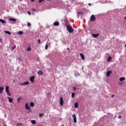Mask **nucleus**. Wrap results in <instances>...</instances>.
I'll return each mask as SVG.
<instances>
[{
    "mask_svg": "<svg viewBox=\"0 0 126 126\" xmlns=\"http://www.w3.org/2000/svg\"><path fill=\"white\" fill-rule=\"evenodd\" d=\"M66 26L67 30L69 32V33H72V32H73L74 30L73 29V28H72V27H71V26L69 25H66Z\"/></svg>",
    "mask_w": 126,
    "mask_h": 126,
    "instance_id": "f257e3e1",
    "label": "nucleus"
},
{
    "mask_svg": "<svg viewBox=\"0 0 126 126\" xmlns=\"http://www.w3.org/2000/svg\"><path fill=\"white\" fill-rule=\"evenodd\" d=\"M9 87L6 86L5 87V91L6 93H7V95L8 96H11V94H10V92H9Z\"/></svg>",
    "mask_w": 126,
    "mask_h": 126,
    "instance_id": "f03ea898",
    "label": "nucleus"
},
{
    "mask_svg": "<svg viewBox=\"0 0 126 126\" xmlns=\"http://www.w3.org/2000/svg\"><path fill=\"white\" fill-rule=\"evenodd\" d=\"M91 21H95L96 20V18L94 15H92L90 18Z\"/></svg>",
    "mask_w": 126,
    "mask_h": 126,
    "instance_id": "7ed1b4c3",
    "label": "nucleus"
},
{
    "mask_svg": "<svg viewBox=\"0 0 126 126\" xmlns=\"http://www.w3.org/2000/svg\"><path fill=\"white\" fill-rule=\"evenodd\" d=\"M72 118H73V122L74 124H76L77 121L76 120V115L75 114H73L72 115Z\"/></svg>",
    "mask_w": 126,
    "mask_h": 126,
    "instance_id": "20e7f679",
    "label": "nucleus"
},
{
    "mask_svg": "<svg viewBox=\"0 0 126 126\" xmlns=\"http://www.w3.org/2000/svg\"><path fill=\"white\" fill-rule=\"evenodd\" d=\"M34 79H35V76H32L30 78V80L32 83L34 82Z\"/></svg>",
    "mask_w": 126,
    "mask_h": 126,
    "instance_id": "39448f33",
    "label": "nucleus"
},
{
    "mask_svg": "<svg viewBox=\"0 0 126 126\" xmlns=\"http://www.w3.org/2000/svg\"><path fill=\"white\" fill-rule=\"evenodd\" d=\"M25 108L26 110H30L31 108L30 106H29V104L28 102H27L25 104Z\"/></svg>",
    "mask_w": 126,
    "mask_h": 126,
    "instance_id": "423d86ee",
    "label": "nucleus"
},
{
    "mask_svg": "<svg viewBox=\"0 0 126 126\" xmlns=\"http://www.w3.org/2000/svg\"><path fill=\"white\" fill-rule=\"evenodd\" d=\"M20 85H28L29 84V82H24L23 83H20Z\"/></svg>",
    "mask_w": 126,
    "mask_h": 126,
    "instance_id": "0eeeda50",
    "label": "nucleus"
},
{
    "mask_svg": "<svg viewBox=\"0 0 126 126\" xmlns=\"http://www.w3.org/2000/svg\"><path fill=\"white\" fill-rule=\"evenodd\" d=\"M111 73H112V71H111V70L108 71L106 72V76H107V77H109V76H110V75H111Z\"/></svg>",
    "mask_w": 126,
    "mask_h": 126,
    "instance_id": "6e6552de",
    "label": "nucleus"
},
{
    "mask_svg": "<svg viewBox=\"0 0 126 126\" xmlns=\"http://www.w3.org/2000/svg\"><path fill=\"white\" fill-rule=\"evenodd\" d=\"M60 105L63 106V97L60 98Z\"/></svg>",
    "mask_w": 126,
    "mask_h": 126,
    "instance_id": "1a4fd4ad",
    "label": "nucleus"
},
{
    "mask_svg": "<svg viewBox=\"0 0 126 126\" xmlns=\"http://www.w3.org/2000/svg\"><path fill=\"white\" fill-rule=\"evenodd\" d=\"M37 74H39V75H43L44 72L41 70H38L37 72Z\"/></svg>",
    "mask_w": 126,
    "mask_h": 126,
    "instance_id": "9d476101",
    "label": "nucleus"
},
{
    "mask_svg": "<svg viewBox=\"0 0 126 126\" xmlns=\"http://www.w3.org/2000/svg\"><path fill=\"white\" fill-rule=\"evenodd\" d=\"M7 98L8 99V101L9 103H12V101H13V98L9 97V96H8Z\"/></svg>",
    "mask_w": 126,
    "mask_h": 126,
    "instance_id": "9b49d317",
    "label": "nucleus"
},
{
    "mask_svg": "<svg viewBox=\"0 0 126 126\" xmlns=\"http://www.w3.org/2000/svg\"><path fill=\"white\" fill-rule=\"evenodd\" d=\"M53 25L54 26H59L60 25V23L58 22H55L54 23Z\"/></svg>",
    "mask_w": 126,
    "mask_h": 126,
    "instance_id": "f8f14e48",
    "label": "nucleus"
},
{
    "mask_svg": "<svg viewBox=\"0 0 126 126\" xmlns=\"http://www.w3.org/2000/svg\"><path fill=\"white\" fill-rule=\"evenodd\" d=\"M80 56L81 58H82V59H83V60H85V58L84 57L83 54L80 53Z\"/></svg>",
    "mask_w": 126,
    "mask_h": 126,
    "instance_id": "ddd939ff",
    "label": "nucleus"
},
{
    "mask_svg": "<svg viewBox=\"0 0 126 126\" xmlns=\"http://www.w3.org/2000/svg\"><path fill=\"white\" fill-rule=\"evenodd\" d=\"M120 81H124V80H126V78L125 77H122L119 78Z\"/></svg>",
    "mask_w": 126,
    "mask_h": 126,
    "instance_id": "4468645a",
    "label": "nucleus"
},
{
    "mask_svg": "<svg viewBox=\"0 0 126 126\" xmlns=\"http://www.w3.org/2000/svg\"><path fill=\"white\" fill-rule=\"evenodd\" d=\"M0 22H1V23H3V24H5V23H6V21H5L4 20H2L1 19H0Z\"/></svg>",
    "mask_w": 126,
    "mask_h": 126,
    "instance_id": "2eb2a0df",
    "label": "nucleus"
},
{
    "mask_svg": "<svg viewBox=\"0 0 126 126\" xmlns=\"http://www.w3.org/2000/svg\"><path fill=\"white\" fill-rule=\"evenodd\" d=\"M92 36H93L94 38H97V37H98V36H99V33L92 34Z\"/></svg>",
    "mask_w": 126,
    "mask_h": 126,
    "instance_id": "dca6fc26",
    "label": "nucleus"
},
{
    "mask_svg": "<svg viewBox=\"0 0 126 126\" xmlns=\"http://www.w3.org/2000/svg\"><path fill=\"white\" fill-rule=\"evenodd\" d=\"M4 32H5L6 34H8L9 35H11V33L10 32H9V31H4Z\"/></svg>",
    "mask_w": 126,
    "mask_h": 126,
    "instance_id": "f3484780",
    "label": "nucleus"
},
{
    "mask_svg": "<svg viewBox=\"0 0 126 126\" xmlns=\"http://www.w3.org/2000/svg\"><path fill=\"white\" fill-rule=\"evenodd\" d=\"M77 14H78V17H79V15H82V14H83V13L81 12H77Z\"/></svg>",
    "mask_w": 126,
    "mask_h": 126,
    "instance_id": "a211bd4d",
    "label": "nucleus"
},
{
    "mask_svg": "<svg viewBox=\"0 0 126 126\" xmlns=\"http://www.w3.org/2000/svg\"><path fill=\"white\" fill-rule=\"evenodd\" d=\"M3 87H0V94H1V92H2V91H3Z\"/></svg>",
    "mask_w": 126,
    "mask_h": 126,
    "instance_id": "6ab92c4d",
    "label": "nucleus"
},
{
    "mask_svg": "<svg viewBox=\"0 0 126 126\" xmlns=\"http://www.w3.org/2000/svg\"><path fill=\"white\" fill-rule=\"evenodd\" d=\"M30 106L31 107H34V104L33 102H31L30 104Z\"/></svg>",
    "mask_w": 126,
    "mask_h": 126,
    "instance_id": "aec40b11",
    "label": "nucleus"
},
{
    "mask_svg": "<svg viewBox=\"0 0 126 126\" xmlns=\"http://www.w3.org/2000/svg\"><path fill=\"white\" fill-rule=\"evenodd\" d=\"M75 108H78V103L77 102H75L74 103Z\"/></svg>",
    "mask_w": 126,
    "mask_h": 126,
    "instance_id": "412c9836",
    "label": "nucleus"
},
{
    "mask_svg": "<svg viewBox=\"0 0 126 126\" xmlns=\"http://www.w3.org/2000/svg\"><path fill=\"white\" fill-rule=\"evenodd\" d=\"M31 123L32 125H35L36 124V121L35 120H32Z\"/></svg>",
    "mask_w": 126,
    "mask_h": 126,
    "instance_id": "4be33fe9",
    "label": "nucleus"
},
{
    "mask_svg": "<svg viewBox=\"0 0 126 126\" xmlns=\"http://www.w3.org/2000/svg\"><path fill=\"white\" fill-rule=\"evenodd\" d=\"M9 20H10V21H13L14 22H15V21H16V19H15L9 18Z\"/></svg>",
    "mask_w": 126,
    "mask_h": 126,
    "instance_id": "5701e85b",
    "label": "nucleus"
},
{
    "mask_svg": "<svg viewBox=\"0 0 126 126\" xmlns=\"http://www.w3.org/2000/svg\"><path fill=\"white\" fill-rule=\"evenodd\" d=\"M111 60H112V57H109L108 59H107V62H110Z\"/></svg>",
    "mask_w": 126,
    "mask_h": 126,
    "instance_id": "b1692460",
    "label": "nucleus"
},
{
    "mask_svg": "<svg viewBox=\"0 0 126 126\" xmlns=\"http://www.w3.org/2000/svg\"><path fill=\"white\" fill-rule=\"evenodd\" d=\"M74 96H75V94L74 93H72V94H71L72 98H73V97H74Z\"/></svg>",
    "mask_w": 126,
    "mask_h": 126,
    "instance_id": "393cba45",
    "label": "nucleus"
},
{
    "mask_svg": "<svg viewBox=\"0 0 126 126\" xmlns=\"http://www.w3.org/2000/svg\"><path fill=\"white\" fill-rule=\"evenodd\" d=\"M18 34H19V35H22V34H23V32H21V31H19L18 32Z\"/></svg>",
    "mask_w": 126,
    "mask_h": 126,
    "instance_id": "a878e982",
    "label": "nucleus"
},
{
    "mask_svg": "<svg viewBox=\"0 0 126 126\" xmlns=\"http://www.w3.org/2000/svg\"><path fill=\"white\" fill-rule=\"evenodd\" d=\"M45 0H39L38 1V2H39V3H41V2H42V1H44Z\"/></svg>",
    "mask_w": 126,
    "mask_h": 126,
    "instance_id": "bb28decb",
    "label": "nucleus"
},
{
    "mask_svg": "<svg viewBox=\"0 0 126 126\" xmlns=\"http://www.w3.org/2000/svg\"><path fill=\"white\" fill-rule=\"evenodd\" d=\"M43 116H44V114H42V113L39 114V117L40 118H42Z\"/></svg>",
    "mask_w": 126,
    "mask_h": 126,
    "instance_id": "cd10ccee",
    "label": "nucleus"
},
{
    "mask_svg": "<svg viewBox=\"0 0 126 126\" xmlns=\"http://www.w3.org/2000/svg\"><path fill=\"white\" fill-rule=\"evenodd\" d=\"M75 76H79L80 75V74L79 73H77L76 74H75Z\"/></svg>",
    "mask_w": 126,
    "mask_h": 126,
    "instance_id": "c85d7f7f",
    "label": "nucleus"
},
{
    "mask_svg": "<svg viewBox=\"0 0 126 126\" xmlns=\"http://www.w3.org/2000/svg\"><path fill=\"white\" fill-rule=\"evenodd\" d=\"M27 26H29V27H30V26H31V24L30 23H28Z\"/></svg>",
    "mask_w": 126,
    "mask_h": 126,
    "instance_id": "c756f323",
    "label": "nucleus"
},
{
    "mask_svg": "<svg viewBox=\"0 0 126 126\" xmlns=\"http://www.w3.org/2000/svg\"><path fill=\"white\" fill-rule=\"evenodd\" d=\"M48 47H49V46H48V45L46 44V45H45V50L48 49Z\"/></svg>",
    "mask_w": 126,
    "mask_h": 126,
    "instance_id": "7c9ffc66",
    "label": "nucleus"
},
{
    "mask_svg": "<svg viewBox=\"0 0 126 126\" xmlns=\"http://www.w3.org/2000/svg\"><path fill=\"white\" fill-rule=\"evenodd\" d=\"M37 41H38V44H41V40L38 39Z\"/></svg>",
    "mask_w": 126,
    "mask_h": 126,
    "instance_id": "2f4dec72",
    "label": "nucleus"
},
{
    "mask_svg": "<svg viewBox=\"0 0 126 126\" xmlns=\"http://www.w3.org/2000/svg\"><path fill=\"white\" fill-rule=\"evenodd\" d=\"M15 48H16V46H14L12 49V51H13V50H14V49H15Z\"/></svg>",
    "mask_w": 126,
    "mask_h": 126,
    "instance_id": "473e14b6",
    "label": "nucleus"
},
{
    "mask_svg": "<svg viewBox=\"0 0 126 126\" xmlns=\"http://www.w3.org/2000/svg\"><path fill=\"white\" fill-rule=\"evenodd\" d=\"M27 51H31V48L30 47L28 48Z\"/></svg>",
    "mask_w": 126,
    "mask_h": 126,
    "instance_id": "72a5a7b5",
    "label": "nucleus"
},
{
    "mask_svg": "<svg viewBox=\"0 0 126 126\" xmlns=\"http://www.w3.org/2000/svg\"><path fill=\"white\" fill-rule=\"evenodd\" d=\"M122 84H123V83L121 82H120L119 83V85L122 86Z\"/></svg>",
    "mask_w": 126,
    "mask_h": 126,
    "instance_id": "f704fd0d",
    "label": "nucleus"
},
{
    "mask_svg": "<svg viewBox=\"0 0 126 126\" xmlns=\"http://www.w3.org/2000/svg\"><path fill=\"white\" fill-rule=\"evenodd\" d=\"M18 61H20L21 62H22V59H21V58H18Z\"/></svg>",
    "mask_w": 126,
    "mask_h": 126,
    "instance_id": "c9c22d12",
    "label": "nucleus"
},
{
    "mask_svg": "<svg viewBox=\"0 0 126 126\" xmlns=\"http://www.w3.org/2000/svg\"><path fill=\"white\" fill-rule=\"evenodd\" d=\"M119 119H122V115H120L118 117Z\"/></svg>",
    "mask_w": 126,
    "mask_h": 126,
    "instance_id": "e433bc0d",
    "label": "nucleus"
},
{
    "mask_svg": "<svg viewBox=\"0 0 126 126\" xmlns=\"http://www.w3.org/2000/svg\"><path fill=\"white\" fill-rule=\"evenodd\" d=\"M21 98H18V99H17V101L18 102H19V99L20 100Z\"/></svg>",
    "mask_w": 126,
    "mask_h": 126,
    "instance_id": "4c0bfd02",
    "label": "nucleus"
},
{
    "mask_svg": "<svg viewBox=\"0 0 126 126\" xmlns=\"http://www.w3.org/2000/svg\"><path fill=\"white\" fill-rule=\"evenodd\" d=\"M111 97L112 98H114V97H115V95L114 94L111 95Z\"/></svg>",
    "mask_w": 126,
    "mask_h": 126,
    "instance_id": "58836bf2",
    "label": "nucleus"
},
{
    "mask_svg": "<svg viewBox=\"0 0 126 126\" xmlns=\"http://www.w3.org/2000/svg\"><path fill=\"white\" fill-rule=\"evenodd\" d=\"M28 14L29 15H30V14H31V12H30V11H28Z\"/></svg>",
    "mask_w": 126,
    "mask_h": 126,
    "instance_id": "ea45409f",
    "label": "nucleus"
},
{
    "mask_svg": "<svg viewBox=\"0 0 126 126\" xmlns=\"http://www.w3.org/2000/svg\"><path fill=\"white\" fill-rule=\"evenodd\" d=\"M73 89H74L73 90H74V91H75V90H76V88H73Z\"/></svg>",
    "mask_w": 126,
    "mask_h": 126,
    "instance_id": "a19ab883",
    "label": "nucleus"
},
{
    "mask_svg": "<svg viewBox=\"0 0 126 126\" xmlns=\"http://www.w3.org/2000/svg\"><path fill=\"white\" fill-rule=\"evenodd\" d=\"M32 10H33V11L36 12V9H32Z\"/></svg>",
    "mask_w": 126,
    "mask_h": 126,
    "instance_id": "79ce46f5",
    "label": "nucleus"
},
{
    "mask_svg": "<svg viewBox=\"0 0 126 126\" xmlns=\"http://www.w3.org/2000/svg\"><path fill=\"white\" fill-rule=\"evenodd\" d=\"M2 42V39L1 38H0V43Z\"/></svg>",
    "mask_w": 126,
    "mask_h": 126,
    "instance_id": "37998d69",
    "label": "nucleus"
},
{
    "mask_svg": "<svg viewBox=\"0 0 126 126\" xmlns=\"http://www.w3.org/2000/svg\"><path fill=\"white\" fill-rule=\"evenodd\" d=\"M20 125H22V124H18V126H20Z\"/></svg>",
    "mask_w": 126,
    "mask_h": 126,
    "instance_id": "c03bdc74",
    "label": "nucleus"
},
{
    "mask_svg": "<svg viewBox=\"0 0 126 126\" xmlns=\"http://www.w3.org/2000/svg\"><path fill=\"white\" fill-rule=\"evenodd\" d=\"M35 0H31V1H34Z\"/></svg>",
    "mask_w": 126,
    "mask_h": 126,
    "instance_id": "a18cd8bd",
    "label": "nucleus"
},
{
    "mask_svg": "<svg viewBox=\"0 0 126 126\" xmlns=\"http://www.w3.org/2000/svg\"><path fill=\"white\" fill-rule=\"evenodd\" d=\"M89 5H91V3H89Z\"/></svg>",
    "mask_w": 126,
    "mask_h": 126,
    "instance_id": "49530a36",
    "label": "nucleus"
},
{
    "mask_svg": "<svg viewBox=\"0 0 126 126\" xmlns=\"http://www.w3.org/2000/svg\"><path fill=\"white\" fill-rule=\"evenodd\" d=\"M13 81H14V82H15V80L14 79V80H13Z\"/></svg>",
    "mask_w": 126,
    "mask_h": 126,
    "instance_id": "de8ad7c7",
    "label": "nucleus"
},
{
    "mask_svg": "<svg viewBox=\"0 0 126 126\" xmlns=\"http://www.w3.org/2000/svg\"><path fill=\"white\" fill-rule=\"evenodd\" d=\"M125 18V19H126V17H125V18Z\"/></svg>",
    "mask_w": 126,
    "mask_h": 126,
    "instance_id": "09e8293b",
    "label": "nucleus"
},
{
    "mask_svg": "<svg viewBox=\"0 0 126 126\" xmlns=\"http://www.w3.org/2000/svg\"><path fill=\"white\" fill-rule=\"evenodd\" d=\"M67 50H69V48H67Z\"/></svg>",
    "mask_w": 126,
    "mask_h": 126,
    "instance_id": "8fccbe9b",
    "label": "nucleus"
},
{
    "mask_svg": "<svg viewBox=\"0 0 126 126\" xmlns=\"http://www.w3.org/2000/svg\"><path fill=\"white\" fill-rule=\"evenodd\" d=\"M125 47H126V44L125 45Z\"/></svg>",
    "mask_w": 126,
    "mask_h": 126,
    "instance_id": "3c124183",
    "label": "nucleus"
},
{
    "mask_svg": "<svg viewBox=\"0 0 126 126\" xmlns=\"http://www.w3.org/2000/svg\"><path fill=\"white\" fill-rule=\"evenodd\" d=\"M106 55H108V53H106Z\"/></svg>",
    "mask_w": 126,
    "mask_h": 126,
    "instance_id": "603ef678",
    "label": "nucleus"
},
{
    "mask_svg": "<svg viewBox=\"0 0 126 126\" xmlns=\"http://www.w3.org/2000/svg\"><path fill=\"white\" fill-rule=\"evenodd\" d=\"M82 69H83V67H82Z\"/></svg>",
    "mask_w": 126,
    "mask_h": 126,
    "instance_id": "864d4df0",
    "label": "nucleus"
},
{
    "mask_svg": "<svg viewBox=\"0 0 126 126\" xmlns=\"http://www.w3.org/2000/svg\"><path fill=\"white\" fill-rule=\"evenodd\" d=\"M4 126H7L6 125H5Z\"/></svg>",
    "mask_w": 126,
    "mask_h": 126,
    "instance_id": "5fc2aeb1",
    "label": "nucleus"
}]
</instances>
